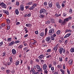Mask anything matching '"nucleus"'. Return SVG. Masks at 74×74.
Here are the masks:
<instances>
[{
  "instance_id": "nucleus-36",
  "label": "nucleus",
  "mask_w": 74,
  "mask_h": 74,
  "mask_svg": "<svg viewBox=\"0 0 74 74\" xmlns=\"http://www.w3.org/2000/svg\"><path fill=\"white\" fill-rule=\"evenodd\" d=\"M22 47H23V46L22 45H21L18 47V48H19V49H21V48H22Z\"/></svg>"
},
{
  "instance_id": "nucleus-23",
  "label": "nucleus",
  "mask_w": 74,
  "mask_h": 74,
  "mask_svg": "<svg viewBox=\"0 0 74 74\" xmlns=\"http://www.w3.org/2000/svg\"><path fill=\"white\" fill-rule=\"evenodd\" d=\"M19 61L17 60V61L16 62L15 64L16 66H18V65L19 64Z\"/></svg>"
},
{
  "instance_id": "nucleus-34",
  "label": "nucleus",
  "mask_w": 74,
  "mask_h": 74,
  "mask_svg": "<svg viewBox=\"0 0 74 74\" xmlns=\"http://www.w3.org/2000/svg\"><path fill=\"white\" fill-rule=\"evenodd\" d=\"M6 21L8 23H10V20L9 19H6Z\"/></svg>"
},
{
  "instance_id": "nucleus-12",
  "label": "nucleus",
  "mask_w": 74,
  "mask_h": 74,
  "mask_svg": "<svg viewBox=\"0 0 74 74\" xmlns=\"http://www.w3.org/2000/svg\"><path fill=\"white\" fill-rule=\"evenodd\" d=\"M15 44V42H14V41H12L9 44V46H12V45H13Z\"/></svg>"
},
{
  "instance_id": "nucleus-17",
  "label": "nucleus",
  "mask_w": 74,
  "mask_h": 74,
  "mask_svg": "<svg viewBox=\"0 0 74 74\" xmlns=\"http://www.w3.org/2000/svg\"><path fill=\"white\" fill-rule=\"evenodd\" d=\"M25 26H27V27H31L32 25V24L30 23L27 24H26Z\"/></svg>"
},
{
  "instance_id": "nucleus-55",
  "label": "nucleus",
  "mask_w": 74,
  "mask_h": 74,
  "mask_svg": "<svg viewBox=\"0 0 74 74\" xmlns=\"http://www.w3.org/2000/svg\"><path fill=\"white\" fill-rule=\"evenodd\" d=\"M51 49H49L47 51V52H51Z\"/></svg>"
},
{
  "instance_id": "nucleus-54",
  "label": "nucleus",
  "mask_w": 74,
  "mask_h": 74,
  "mask_svg": "<svg viewBox=\"0 0 74 74\" xmlns=\"http://www.w3.org/2000/svg\"><path fill=\"white\" fill-rule=\"evenodd\" d=\"M67 73L68 74H70V71L69 69H67Z\"/></svg>"
},
{
  "instance_id": "nucleus-7",
  "label": "nucleus",
  "mask_w": 74,
  "mask_h": 74,
  "mask_svg": "<svg viewBox=\"0 0 74 74\" xmlns=\"http://www.w3.org/2000/svg\"><path fill=\"white\" fill-rule=\"evenodd\" d=\"M56 5L58 9H60V8H61V6L59 4V2L56 3Z\"/></svg>"
},
{
  "instance_id": "nucleus-27",
  "label": "nucleus",
  "mask_w": 74,
  "mask_h": 74,
  "mask_svg": "<svg viewBox=\"0 0 74 74\" xmlns=\"http://www.w3.org/2000/svg\"><path fill=\"white\" fill-rule=\"evenodd\" d=\"M60 33H61V32L60 30H58V31L57 32V34L58 35H59Z\"/></svg>"
},
{
  "instance_id": "nucleus-42",
  "label": "nucleus",
  "mask_w": 74,
  "mask_h": 74,
  "mask_svg": "<svg viewBox=\"0 0 74 74\" xmlns=\"http://www.w3.org/2000/svg\"><path fill=\"white\" fill-rule=\"evenodd\" d=\"M7 30H9V29H10V25H8L7 26Z\"/></svg>"
},
{
  "instance_id": "nucleus-22",
  "label": "nucleus",
  "mask_w": 74,
  "mask_h": 74,
  "mask_svg": "<svg viewBox=\"0 0 74 74\" xmlns=\"http://www.w3.org/2000/svg\"><path fill=\"white\" fill-rule=\"evenodd\" d=\"M36 67L37 69H40V65H38V64L36 65Z\"/></svg>"
},
{
  "instance_id": "nucleus-46",
  "label": "nucleus",
  "mask_w": 74,
  "mask_h": 74,
  "mask_svg": "<svg viewBox=\"0 0 74 74\" xmlns=\"http://www.w3.org/2000/svg\"><path fill=\"white\" fill-rule=\"evenodd\" d=\"M62 23L63 25H64L66 23V22L64 20V21L62 22Z\"/></svg>"
},
{
  "instance_id": "nucleus-33",
  "label": "nucleus",
  "mask_w": 74,
  "mask_h": 74,
  "mask_svg": "<svg viewBox=\"0 0 74 74\" xmlns=\"http://www.w3.org/2000/svg\"><path fill=\"white\" fill-rule=\"evenodd\" d=\"M64 21L66 22H68V21H69V19L67 18H66L64 19Z\"/></svg>"
},
{
  "instance_id": "nucleus-11",
  "label": "nucleus",
  "mask_w": 74,
  "mask_h": 74,
  "mask_svg": "<svg viewBox=\"0 0 74 74\" xmlns=\"http://www.w3.org/2000/svg\"><path fill=\"white\" fill-rule=\"evenodd\" d=\"M20 10L23 11L24 10V5H21L20 6Z\"/></svg>"
},
{
  "instance_id": "nucleus-61",
  "label": "nucleus",
  "mask_w": 74,
  "mask_h": 74,
  "mask_svg": "<svg viewBox=\"0 0 74 74\" xmlns=\"http://www.w3.org/2000/svg\"><path fill=\"white\" fill-rule=\"evenodd\" d=\"M57 63V62H56V61H54L53 62V64L56 65V64Z\"/></svg>"
},
{
  "instance_id": "nucleus-6",
  "label": "nucleus",
  "mask_w": 74,
  "mask_h": 74,
  "mask_svg": "<svg viewBox=\"0 0 74 74\" xmlns=\"http://www.w3.org/2000/svg\"><path fill=\"white\" fill-rule=\"evenodd\" d=\"M43 69L44 70H48V67H47V64H45L42 66Z\"/></svg>"
},
{
  "instance_id": "nucleus-8",
  "label": "nucleus",
  "mask_w": 74,
  "mask_h": 74,
  "mask_svg": "<svg viewBox=\"0 0 74 74\" xmlns=\"http://www.w3.org/2000/svg\"><path fill=\"white\" fill-rule=\"evenodd\" d=\"M31 40L32 41V43L33 45H35V44H36L37 41H36V40H34V39H31Z\"/></svg>"
},
{
  "instance_id": "nucleus-10",
  "label": "nucleus",
  "mask_w": 74,
  "mask_h": 74,
  "mask_svg": "<svg viewBox=\"0 0 74 74\" xmlns=\"http://www.w3.org/2000/svg\"><path fill=\"white\" fill-rule=\"evenodd\" d=\"M73 60L72 59H71L68 62V63L69 64V66H71L73 64Z\"/></svg>"
},
{
  "instance_id": "nucleus-2",
  "label": "nucleus",
  "mask_w": 74,
  "mask_h": 74,
  "mask_svg": "<svg viewBox=\"0 0 74 74\" xmlns=\"http://www.w3.org/2000/svg\"><path fill=\"white\" fill-rule=\"evenodd\" d=\"M54 32V29H50L49 30V34H48L49 36H52V34H53V33Z\"/></svg>"
},
{
  "instance_id": "nucleus-3",
  "label": "nucleus",
  "mask_w": 74,
  "mask_h": 74,
  "mask_svg": "<svg viewBox=\"0 0 74 74\" xmlns=\"http://www.w3.org/2000/svg\"><path fill=\"white\" fill-rule=\"evenodd\" d=\"M0 5L2 7V8H6L7 7H6V5H5L3 3H2L0 4Z\"/></svg>"
},
{
  "instance_id": "nucleus-63",
  "label": "nucleus",
  "mask_w": 74,
  "mask_h": 74,
  "mask_svg": "<svg viewBox=\"0 0 74 74\" xmlns=\"http://www.w3.org/2000/svg\"><path fill=\"white\" fill-rule=\"evenodd\" d=\"M57 67L58 68V69H59L60 68V65H58Z\"/></svg>"
},
{
  "instance_id": "nucleus-31",
  "label": "nucleus",
  "mask_w": 74,
  "mask_h": 74,
  "mask_svg": "<svg viewBox=\"0 0 74 74\" xmlns=\"http://www.w3.org/2000/svg\"><path fill=\"white\" fill-rule=\"evenodd\" d=\"M34 8L33 7V6H32L30 8H29V10H33Z\"/></svg>"
},
{
  "instance_id": "nucleus-35",
  "label": "nucleus",
  "mask_w": 74,
  "mask_h": 74,
  "mask_svg": "<svg viewBox=\"0 0 74 74\" xmlns=\"http://www.w3.org/2000/svg\"><path fill=\"white\" fill-rule=\"evenodd\" d=\"M12 40L11 38H9L8 39V42H10V41H11Z\"/></svg>"
},
{
  "instance_id": "nucleus-41",
  "label": "nucleus",
  "mask_w": 74,
  "mask_h": 74,
  "mask_svg": "<svg viewBox=\"0 0 74 74\" xmlns=\"http://www.w3.org/2000/svg\"><path fill=\"white\" fill-rule=\"evenodd\" d=\"M21 41L19 40L16 41H15V44H18V43H20Z\"/></svg>"
},
{
  "instance_id": "nucleus-56",
  "label": "nucleus",
  "mask_w": 74,
  "mask_h": 74,
  "mask_svg": "<svg viewBox=\"0 0 74 74\" xmlns=\"http://www.w3.org/2000/svg\"><path fill=\"white\" fill-rule=\"evenodd\" d=\"M27 49H28V47H25L24 49V51H26V50H27Z\"/></svg>"
},
{
  "instance_id": "nucleus-28",
  "label": "nucleus",
  "mask_w": 74,
  "mask_h": 74,
  "mask_svg": "<svg viewBox=\"0 0 74 74\" xmlns=\"http://www.w3.org/2000/svg\"><path fill=\"white\" fill-rule=\"evenodd\" d=\"M24 29H25V31L26 32L25 33H27V32H28V30H27V27H25L24 28Z\"/></svg>"
},
{
  "instance_id": "nucleus-13",
  "label": "nucleus",
  "mask_w": 74,
  "mask_h": 74,
  "mask_svg": "<svg viewBox=\"0 0 74 74\" xmlns=\"http://www.w3.org/2000/svg\"><path fill=\"white\" fill-rule=\"evenodd\" d=\"M71 34H67L64 37V38H66L69 37V36H70Z\"/></svg>"
},
{
  "instance_id": "nucleus-1",
  "label": "nucleus",
  "mask_w": 74,
  "mask_h": 74,
  "mask_svg": "<svg viewBox=\"0 0 74 74\" xmlns=\"http://www.w3.org/2000/svg\"><path fill=\"white\" fill-rule=\"evenodd\" d=\"M59 52L60 54H62V52L64 54L66 53V50L64 49H63V48L62 47L60 48L59 49Z\"/></svg>"
},
{
  "instance_id": "nucleus-44",
  "label": "nucleus",
  "mask_w": 74,
  "mask_h": 74,
  "mask_svg": "<svg viewBox=\"0 0 74 74\" xmlns=\"http://www.w3.org/2000/svg\"><path fill=\"white\" fill-rule=\"evenodd\" d=\"M37 4L34 3V4L33 6L34 8H35V7H36V6H37Z\"/></svg>"
},
{
  "instance_id": "nucleus-32",
  "label": "nucleus",
  "mask_w": 74,
  "mask_h": 74,
  "mask_svg": "<svg viewBox=\"0 0 74 74\" xmlns=\"http://www.w3.org/2000/svg\"><path fill=\"white\" fill-rule=\"evenodd\" d=\"M45 35H47V32H48V29L47 28H46L45 30Z\"/></svg>"
},
{
  "instance_id": "nucleus-58",
  "label": "nucleus",
  "mask_w": 74,
  "mask_h": 74,
  "mask_svg": "<svg viewBox=\"0 0 74 74\" xmlns=\"http://www.w3.org/2000/svg\"><path fill=\"white\" fill-rule=\"evenodd\" d=\"M51 40H55V38L53 36H52L51 37Z\"/></svg>"
},
{
  "instance_id": "nucleus-50",
  "label": "nucleus",
  "mask_w": 74,
  "mask_h": 74,
  "mask_svg": "<svg viewBox=\"0 0 74 74\" xmlns=\"http://www.w3.org/2000/svg\"><path fill=\"white\" fill-rule=\"evenodd\" d=\"M51 55H49L46 57V58L49 59V58H51Z\"/></svg>"
},
{
  "instance_id": "nucleus-47",
  "label": "nucleus",
  "mask_w": 74,
  "mask_h": 74,
  "mask_svg": "<svg viewBox=\"0 0 74 74\" xmlns=\"http://www.w3.org/2000/svg\"><path fill=\"white\" fill-rule=\"evenodd\" d=\"M3 56H5V55H6V53H5V52H3Z\"/></svg>"
},
{
  "instance_id": "nucleus-24",
  "label": "nucleus",
  "mask_w": 74,
  "mask_h": 74,
  "mask_svg": "<svg viewBox=\"0 0 74 74\" xmlns=\"http://www.w3.org/2000/svg\"><path fill=\"white\" fill-rule=\"evenodd\" d=\"M36 69H34L33 68H32V72L33 73V74L35 72H36Z\"/></svg>"
},
{
  "instance_id": "nucleus-62",
  "label": "nucleus",
  "mask_w": 74,
  "mask_h": 74,
  "mask_svg": "<svg viewBox=\"0 0 74 74\" xmlns=\"http://www.w3.org/2000/svg\"><path fill=\"white\" fill-rule=\"evenodd\" d=\"M35 33L36 34H38V31H36L35 32Z\"/></svg>"
},
{
  "instance_id": "nucleus-45",
  "label": "nucleus",
  "mask_w": 74,
  "mask_h": 74,
  "mask_svg": "<svg viewBox=\"0 0 74 74\" xmlns=\"http://www.w3.org/2000/svg\"><path fill=\"white\" fill-rule=\"evenodd\" d=\"M16 5L19 6V2L17 1L16 2Z\"/></svg>"
},
{
  "instance_id": "nucleus-16",
  "label": "nucleus",
  "mask_w": 74,
  "mask_h": 74,
  "mask_svg": "<svg viewBox=\"0 0 74 74\" xmlns=\"http://www.w3.org/2000/svg\"><path fill=\"white\" fill-rule=\"evenodd\" d=\"M39 17L40 18H44L45 17H44V15L43 14H40L39 16Z\"/></svg>"
},
{
  "instance_id": "nucleus-14",
  "label": "nucleus",
  "mask_w": 74,
  "mask_h": 74,
  "mask_svg": "<svg viewBox=\"0 0 74 74\" xmlns=\"http://www.w3.org/2000/svg\"><path fill=\"white\" fill-rule=\"evenodd\" d=\"M49 7L51 8L52 7V3L51 1H50L49 3Z\"/></svg>"
},
{
  "instance_id": "nucleus-19",
  "label": "nucleus",
  "mask_w": 74,
  "mask_h": 74,
  "mask_svg": "<svg viewBox=\"0 0 74 74\" xmlns=\"http://www.w3.org/2000/svg\"><path fill=\"white\" fill-rule=\"evenodd\" d=\"M3 12L5 14H6L7 15H9V12H8V11L7 10L4 11Z\"/></svg>"
},
{
  "instance_id": "nucleus-9",
  "label": "nucleus",
  "mask_w": 74,
  "mask_h": 74,
  "mask_svg": "<svg viewBox=\"0 0 74 74\" xmlns=\"http://www.w3.org/2000/svg\"><path fill=\"white\" fill-rule=\"evenodd\" d=\"M44 57V55L43 54H41L38 57L39 60H41Z\"/></svg>"
},
{
  "instance_id": "nucleus-21",
  "label": "nucleus",
  "mask_w": 74,
  "mask_h": 74,
  "mask_svg": "<svg viewBox=\"0 0 74 74\" xmlns=\"http://www.w3.org/2000/svg\"><path fill=\"white\" fill-rule=\"evenodd\" d=\"M71 52H74V47H72L70 49Z\"/></svg>"
},
{
  "instance_id": "nucleus-40",
  "label": "nucleus",
  "mask_w": 74,
  "mask_h": 74,
  "mask_svg": "<svg viewBox=\"0 0 74 74\" xmlns=\"http://www.w3.org/2000/svg\"><path fill=\"white\" fill-rule=\"evenodd\" d=\"M33 2H28L27 4L28 5H32V4H33Z\"/></svg>"
},
{
  "instance_id": "nucleus-64",
  "label": "nucleus",
  "mask_w": 74,
  "mask_h": 74,
  "mask_svg": "<svg viewBox=\"0 0 74 74\" xmlns=\"http://www.w3.org/2000/svg\"><path fill=\"white\" fill-rule=\"evenodd\" d=\"M36 62H39V60L38 59H36Z\"/></svg>"
},
{
  "instance_id": "nucleus-53",
  "label": "nucleus",
  "mask_w": 74,
  "mask_h": 74,
  "mask_svg": "<svg viewBox=\"0 0 74 74\" xmlns=\"http://www.w3.org/2000/svg\"><path fill=\"white\" fill-rule=\"evenodd\" d=\"M6 72L7 74H9L10 72V70H7L6 71Z\"/></svg>"
},
{
  "instance_id": "nucleus-57",
  "label": "nucleus",
  "mask_w": 74,
  "mask_h": 74,
  "mask_svg": "<svg viewBox=\"0 0 74 74\" xmlns=\"http://www.w3.org/2000/svg\"><path fill=\"white\" fill-rule=\"evenodd\" d=\"M51 71H54V67H51Z\"/></svg>"
},
{
  "instance_id": "nucleus-60",
  "label": "nucleus",
  "mask_w": 74,
  "mask_h": 74,
  "mask_svg": "<svg viewBox=\"0 0 74 74\" xmlns=\"http://www.w3.org/2000/svg\"><path fill=\"white\" fill-rule=\"evenodd\" d=\"M40 62L42 63H43L44 62V60H41Z\"/></svg>"
},
{
  "instance_id": "nucleus-38",
  "label": "nucleus",
  "mask_w": 74,
  "mask_h": 74,
  "mask_svg": "<svg viewBox=\"0 0 74 74\" xmlns=\"http://www.w3.org/2000/svg\"><path fill=\"white\" fill-rule=\"evenodd\" d=\"M44 70V73H45V74H48V70Z\"/></svg>"
},
{
  "instance_id": "nucleus-5",
  "label": "nucleus",
  "mask_w": 74,
  "mask_h": 74,
  "mask_svg": "<svg viewBox=\"0 0 74 74\" xmlns=\"http://www.w3.org/2000/svg\"><path fill=\"white\" fill-rule=\"evenodd\" d=\"M46 12V10H45V9H42L40 10V14H42V13L44 14V13H45Z\"/></svg>"
},
{
  "instance_id": "nucleus-30",
  "label": "nucleus",
  "mask_w": 74,
  "mask_h": 74,
  "mask_svg": "<svg viewBox=\"0 0 74 74\" xmlns=\"http://www.w3.org/2000/svg\"><path fill=\"white\" fill-rule=\"evenodd\" d=\"M60 71H61L62 72V73L63 74H64V71L62 69H60Z\"/></svg>"
},
{
  "instance_id": "nucleus-49",
  "label": "nucleus",
  "mask_w": 74,
  "mask_h": 74,
  "mask_svg": "<svg viewBox=\"0 0 74 74\" xmlns=\"http://www.w3.org/2000/svg\"><path fill=\"white\" fill-rule=\"evenodd\" d=\"M44 5L45 6H47V2H45L44 3Z\"/></svg>"
},
{
  "instance_id": "nucleus-20",
  "label": "nucleus",
  "mask_w": 74,
  "mask_h": 74,
  "mask_svg": "<svg viewBox=\"0 0 74 74\" xmlns=\"http://www.w3.org/2000/svg\"><path fill=\"white\" fill-rule=\"evenodd\" d=\"M15 13L16 15H18L19 14V11L17 9H16L15 11Z\"/></svg>"
},
{
  "instance_id": "nucleus-52",
  "label": "nucleus",
  "mask_w": 74,
  "mask_h": 74,
  "mask_svg": "<svg viewBox=\"0 0 74 74\" xmlns=\"http://www.w3.org/2000/svg\"><path fill=\"white\" fill-rule=\"evenodd\" d=\"M67 42H68V40H66L65 41L64 43L65 44H67Z\"/></svg>"
},
{
  "instance_id": "nucleus-4",
  "label": "nucleus",
  "mask_w": 74,
  "mask_h": 74,
  "mask_svg": "<svg viewBox=\"0 0 74 74\" xmlns=\"http://www.w3.org/2000/svg\"><path fill=\"white\" fill-rule=\"evenodd\" d=\"M50 39H51V38L49 37H48L46 38L45 40L46 41H47V43L48 44H49L50 42H51V41H50Z\"/></svg>"
},
{
  "instance_id": "nucleus-43",
  "label": "nucleus",
  "mask_w": 74,
  "mask_h": 74,
  "mask_svg": "<svg viewBox=\"0 0 74 74\" xmlns=\"http://www.w3.org/2000/svg\"><path fill=\"white\" fill-rule=\"evenodd\" d=\"M50 23V21H47L46 22V23L47 24H49Z\"/></svg>"
},
{
  "instance_id": "nucleus-59",
  "label": "nucleus",
  "mask_w": 74,
  "mask_h": 74,
  "mask_svg": "<svg viewBox=\"0 0 74 74\" xmlns=\"http://www.w3.org/2000/svg\"><path fill=\"white\" fill-rule=\"evenodd\" d=\"M63 40H59V42H60V43H61V44H62V42H63Z\"/></svg>"
},
{
  "instance_id": "nucleus-18",
  "label": "nucleus",
  "mask_w": 74,
  "mask_h": 74,
  "mask_svg": "<svg viewBox=\"0 0 74 74\" xmlns=\"http://www.w3.org/2000/svg\"><path fill=\"white\" fill-rule=\"evenodd\" d=\"M49 20L51 21V22L52 23H54L55 22H54V19L53 18H50Z\"/></svg>"
},
{
  "instance_id": "nucleus-15",
  "label": "nucleus",
  "mask_w": 74,
  "mask_h": 74,
  "mask_svg": "<svg viewBox=\"0 0 74 74\" xmlns=\"http://www.w3.org/2000/svg\"><path fill=\"white\" fill-rule=\"evenodd\" d=\"M12 53L13 54H15L16 53V50L14 49H13L12 50Z\"/></svg>"
},
{
  "instance_id": "nucleus-26",
  "label": "nucleus",
  "mask_w": 74,
  "mask_h": 74,
  "mask_svg": "<svg viewBox=\"0 0 74 74\" xmlns=\"http://www.w3.org/2000/svg\"><path fill=\"white\" fill-rule=\"evenodd\" d=\"M59 60L60 61V62H62V61H63V59H62V56H60L59 57Z\"/></svg>"
},
{
  "instance_id": "nucleus-25",
  "label": "nucleus",
  "mask_w": 74,
  "mask_h": 74,
  "mask_svg": "<svg viewBox=\"0 0 74 74\" xmlns=\"http://www.w3.org/2000/svg\"><path fill=\"white\" fill-rule=\"evenodd\" d=\"M9 59L11 63H12V57L10 56L9 58Z\"/></svg>"
},
{
  "instance_id": "nucleus-39",
  "label": "nucleus",
  "mask_w": 74,
  "mask_h": 74,
  "mask_svg": "<svg viewBox=\"0 0 74 74\" xmlns=\"http://www.w3.org/2000/svg\"><path fill=\"white\" fill-rule=\"evenodd\" d=\"M23 44L24 46H26L27 45V42H23Z\"/></svg>"
},
{
  "instance_id": "nucleus-48",
  "label": "nucleus",
  "mask_w": 74,
  "mask_h": 74,
  "mask_svg": "<svg viewBox=\"0 0 74 74\" xmlns=\"http://www.w3.org/2000/svg\"><path fill=\"white\" fill-rule=\"evenodd\" d=\"M69 12L70 13H72V12H73V10H72V9H70L69 11Z\"/></svg>"
},
{
  "instance_id": "nucleus-37",
  "label": "nucleus",
  "mask_w": 74,
  "mask_h": 74,
  "mask_svg": "<svg viewBox=\"0 0 74 74\" xmlns=\"http://www.w3.org/2000/svg\"><path fill=\"white\" fill-rule=\"evenodd\" d=\"M58 49V47H57V46H55V47H54L53 50H54V51H55L56 49Z\"/></svg>"
},
{
  "instance_id": "nucleus-29",
  "label": "nucleus",
  "mask_w": 74,
  "mask_h": 74,
  "mask_svg": "<svg viewBox=\"0 0 74 74\" xmlns=\"http://www.w3.org/2000/svg\"><path fill=\"white\" fill-rule=\"evenodd\" d=\"M40 35L42 37V36H44V32H42L40 33Z\"/></svg>"
},
{
  "instance_id": "nucleus-51",
  "label": "nucleus",
  "mask_w": 74,
  "mask_h": 74,
  "mask_svg": "<svg viewBox=\"0 0 74 74\" xmlns=\"http://www.w3.org/2000/svg\"><path fill=\"white\" fill-rule=\"evenodd\" d=\"M3 44V42L2 41L0 43V46L1 47V46H2Z\"/></svg>"
}]
</instances>
